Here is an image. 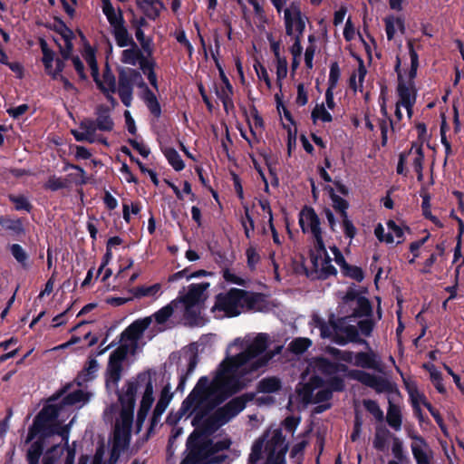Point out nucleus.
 <instances>
[{
	"instance_id": "nucleus-1",
	"label": "nucleus",
	"mask_w": 464,
	"mask_h": 464,
	"mask_svg": "<svg viewBox=\"0 0 464 464\" xmlns=\"http://www.w3.org/2000/svg\"><path fill=\"white\" fill-rule=\"evenodd\" d=\"M268 344L269 335L263 333L249 334L231 342L227 347L226 357L211 372V377H200L183 401L180 415L192 417L191 424L207 433L236 417L246 407L241 397L214 410L243 390L268 364L275 355L274 352L267 351Z\"/></svg>"
},
{
	"instance_id": "nucleus-2",
	"label": "nucleus",
	"mask_w": 464,
	"mask_h": 464,
	"mask_svg": "<svg viewBox=\"0 0 464 464\" xmlns=\"http://www.w3.org/2000/svg\"><path fill=\"white\" fill-rule=\"evenodd\" d=\"M156 382L157 372L155 371H144L139 373L136 378L129 381L119 394L121 411L115 422L111 447L112 458H119L121 453L129 446L137 394L140 395V408L137 413L138 431L141 429L155 401L154 387Z\"/></svg>"
},
{
	"instance_id": "nucleus-3",
	"label": "nucleus",
	"mask_w": 464,
	"mask_h": 464,
	"mask_svg": "<svg viewBox=\"0 0 464 464\" xmlns=\"http://www.w3.org/2000/svg\"><path fill=\"white\" fill-rule=\"evenodd\" d=\"M64 391L61 392L58 397L63 396L59 404L49 403L44 406L36 416L33 429L36 432H46L50 430V433L57 434L62 438V441L65 445L68 444L70 428L74 421V418L65 426H58L57 424L63 420L65 414H69L68 408L75 406L81 408L89 401V395L82 390H75L66 395Z\"/></svg>"
},
{
	"instance_id": "nucleus-4",
	"label": "nucleus",
	"mask_w": 464,
	"mask_h": 464,
	"mask_svg": "<svg viewBox=\"0 0 464 464\" xmlns=\"http://www.w3.org/2000/svg\"><path fill=\"white\" fill-rule=\"evenodd\" d=\"M287 450L288 444L282 430L271 427L254 441L248 464H257L264 455L266 456L265 464H285Z\"/></svg>"
},
{
	"instance_id": "nucleus-5",
	"label": "nucleus",
	"mask_w": 464,
	"mask_h": 464,
	"mask_svg": "<svg viewBox=\"0 0 464 464\" xmlns=\"http://www.w3.org/2000/svg\"><path fill=\"white\" fill-rule=\"evenodd\" d=\"M231 440L225 437L217 441L206 440L198 431H193L188 439V453L182 464H210L221 462L224 450L229 449Z\"/></svg>"
},
{
	"instance_id": "nucleus-6",
	"label": "nucleus",
	"mask_w": 464,
	"mask_h": 464,
	"mask_svg": "<svg viewBox=\"0 0 464 464\" xmlns=\"http://www.w3.org/2000/svg\"><path fill=\"white\" fill-rule=\"evenodd\" d=\"M260 300L259 295L232 288L216 296L212 312L217 318L235 317L246 310H257Z\"/></svg>"
},
{
	"instance_id": "nucleus-7",
	"label": "nucleus",
	"mask_w": 464,
	"mask_h": 464,
	"mask_svg": "<svg viewBox=\"0 0 464 464\" xmlns=\"http://www.w3.org/2000/svg\"><path fill=\"white\" fill-rule=\"evenodd\" d=\"M323 381L314 376L308 382L299 383L296 388L297 399L304 404L326 402L332 398L333 392H342L344 389L343 378L338 376H324Z\"/></svg>"
},
{
	"instance_id": "nucleus-8",
	"label": "nucleus",
	"mask_w": 464,
	"mask_h": 464,
	"mask_svg": "<svg viewBox=\"0 0 464 464\" xmlns=\"http://www.w3.org/2000/svg\"><path fill=\"white\" fill-rule=\"evenodd\" d=\"M409 54L411 59V69L406 74H402L400 71V61L398 60L396 65V72L398 73V101L399 105L406 110L407 116L410 119L412 115V107L416 102V89L414 86V78L417 74L419 67V56L415 52L411 44H409Z\"/></svg>"
},
{
	"instance_id": "nucleus-9",
	"label": "nucleus",
	"mask_w": 464,
	"mask_h": 464,
	"mask_svg": "<svg viewBox=\"0 0 464 464\" xmlns=\"http://www.w3.org/2000/svg\"><path fill=\"white\" fill-rule=\"evenodd\" d=\"M209 283L191 284L184 293H179L174 301H179V310L190 322H195L200 314L203 303L207 299L205 292Z\"/></svg>"
},
{
	"instance_id": "nucleus-10",
	"label": "nucleus",
	"mask_w": 464,
	"mask_h": 464,
	"mask_svg": "<svg viewBox=\"0 0 464 464\" xmlns=\"http://www.w3.org/2000/svg\"><path fill=\"white\" fill-rule=\"evenodd\" d=\"M310 365L315 372L321 373L324 376H336V373L343 372L347 377L357 380L363 384L370 375V373L362 371L349 370L346 365L332 362L325 358H316Z\"/></svg>"
},
{
	"instance_id": "nucleus-11",
	"label": "nucleus",
	"mask_w": 464,
	"mask_h": 464,
	"mask_svg": "<svg viewBox=\"0 0 464 464\" xmlns=\"http://www.w3.org/2000/svg\"><path fill=\"white\" fill-rule=\"evenodd\" d=\"M311 263L313 271L307 274L312 278H327L335 275L336 269L332 264V258L329 256L324 242L314 244V250L311 253Z\"/></svg>"
},
{
	"instance_id": "nucleus-12",
	"label": "nucleus",
	"mask_w": 464,
	"mask_h": 464,
	"mask_svg": "<svg viewBox=\"0 0 464 464\" xmlns=\"http://www.w3.org/2000/svg\"><path fill=\"white\" fill-rule=\"evenodd\" d=\"M134 83H137L139 86H146L140 72L135 70H129L128 72H121L120 74L118 93L122 103L126 107H130L131 105Z\"/></svg>"
},
{
	"instance_id": "nucleus-13",
	"label": "nucleus",
	"mask_w": 464,
	"mask_h": 464,
	"mask_svg": "<svg viewBox=\"0 0 464 464\" xmlns=\"http://www.w3.org/2000/svg\"><path fill=\"white\" fill-rule=\"evenodd\" d=\"M128 353V349L123 345H120L110 355L109 363L106 373V385L108 387H117L121 378L122 362Z\"/></svg>"
},
{
	"instance_id": "nucleus-14",
	"label": "nucleus",
	"mask_w": 464,
	"mask_h": 464,
	"mask_svg": "<svg viewBox=\"0 0 464 464\" xmlns=\"http://www.w3.org/2000/svg\"><path fill=\"white\" fill-rule=\"evenodd\" d=\"M152 323V317L147 316L134 321L121 334V345L129 349H135L139 340L142 337L145 330Z\"/></svg>"
},
{
	"instance_id": "nucleus-15",
	"label": "nucleus",
	"mask_w": 464,
	"mask_h": 464,
	"mask_svg": "<svg viewBox=\"0 0 464 464\" xmlns=\"http://www.w3.org/2000/svg\"><path fill=\"white\" fill-rule=\"evenodd\" d=\"M386 227L387 231L382 224H378L374 228V235L379 241L386 244H401L404 241V234L408 229L405 226L389 220Z\"/></svg>"
},
{
	"instance_id": "nucleus-16",
	"label": "nucleus",
	"mask_w": 464,
	"mask_h": 464,
	"mask_svg": "<svg viewBox=\"0 0 464 464\" xmlns=\"http://www.w3.org/2000/svg\"><path fill=\"white\" fill-rule=\"evenodd\" d=\"M299 225L304 233H310L314 238V244H322L323 235L320 220L312 208H304L299 214Z\"/></svg>"
},
{
	"instance_id": "nucleus-17",
	"label": "nucleus",
	"mask_w": 464,
	"mask_h": 464,
	"mask_svg": "<svg viewBox=\"0 0 464 464\" xmlns=\"http://www.w3.org/2000/svg\"><path fill=\"white\" fill-rule=\"evenodd\" d=\"M284 20L285 32L288 35H293L295 33L301 34L304 32L305 24L302 17L300 5L297 2H292L284 10Z\"/></svg>"
},
{
	"instance_id": "nucleus-18",
	"label": "nucleus",
	"mask_w": 464,
	"mask_h": 464,
	"mask_svg": "<svg viewBox=\"0 0 464 464\" xmlns=\"http://www.w3.org/2000/svg\"><path fill=\"white\" fill-rule=\"evenodd\" d=\"M39 44L43 53L42 63L44 71L53 80H57L64 68V63L62 59L55 57L54 52L49 48L45 40L40 39Z\"/></svg>"
},
{
	"instance_id": "nucleus-19",
	"label": "nucleus",
	"mask_w": 464,
	"mask_h": 464,
	"mask_svg": "<svg viewBox=\"0 0 464 464\" xmlns=\"http://www.w3.org/2000/svg\"><path fill=\"white\" fill-rule=\"evenodd\" d=\"M65 452V460L63 464H73L75 458V449L67 446L55 445L45 452L43 458V464H56L58 459ZM78 464H86L84 458L80 459Z\"/></svg>"
},
{
	"instance_id": "nucleus-20",
	"label": "nucleus",
	"mask_w": 464,
	"mask_h": 464,
	"mask_svg": "<svg viewBox=\"0 0 464 464\" xmlns=\"http://www.w3.org/2000/svg\"><path fill=\"white\" fill-rule=\"evenodd\" d=\"M143 50L140 49L136 43H133L121 52V61L122 63L136 66L146 72L149 65V61L143 54Z\"/></svg>"
},
{
	"instance_id": "nucleus-21",
	"label": "nucleus",
	"mask_w": 464,
	"mask_h": 464,
	"mask_svg": "<svg viewBox=\"0 0 464 464\" xmlns=\"http://www.w3.org/2000/svg\"><path fill=\"white\" fill-rule=\"evenodd\" d=\"M94 120L86 119L88 123H92L95 132H110L114 128V121L111 116L110 109L104 105L97 107Z\"/></svg>"
},
{
	"instance_id": "nucleus-22",
	"label": "nucleus",
	"mask_w": 464,
	"mask_h": 464,
	"mask_svg": "<svg viewBox=\"0 0 464 464\" xmlns=\"http://www.w3.org/2000/svg\"><path fill=\"white\" fill-rule=\"evenodd\" d=\"M411 449L417 464H431L433 451L423 438L413 436Z\"/></svg>"
},
{
	"instance_id": "nucleus-23",
	"label": "nucleus",
	"mask_w": 464,
	"mask_h": 464,
	"mask_svg": "<svg viewBox=\"0 0 464 464\" xmlns=\"http://www.w3.org/2000/svg\"><path fill=\"white\" fill-rule=\"evenodd\" d=\"M330 250L334 255V262L340 266L342 273L357 282H362L364 278L362 269L356 266H351L346 263L343 254L336 246H331Z\"/></svg>"
},
{
	"instance_id": "nucleus-24",
	"label": "nucleus",
	"mask_w": 464,
	"mask_h": 464,
	"mask_svg": "<svg viewBox=\"0 0 464 464\" xmlns=\"http://www.w3.org/2000/svg\"><path fill=\"white\" fill-rule=\"evenodd\" d=\"M72 134L77 141L99 142L108 146L107 140L102 134L93 131L92 123H88L86 120L80 123L79 130H72Z\"/></svg>"
},
{
	"instance_id": "nucleus-25",
	"label": "nucleus",
	"mask_w": 464,
	"mask_h": 464,
	"mask_svg": "<svg viewBox=\"0 0 464 464\" xmlns=\"http://www.w3.org/2000/svg\"><path fill=\"white\" fill-rule=\"evenodd\" d=\"M173 399V392L171 391V385L170 383H166L160 393L159 400L156 403V406L152 412V419L151 422L152 424H155L159 421L161 415L165 412L167 408L169 407L170 401Z\"/></svg>"
},
{
	"instance_id": "nucleus-26",
	"label": "nucleus",
	"mask_w": 464,
	"mask_h": 464,
	"mask_svg": "<svg viewBox=\"0 0 464 464\" xmlns=\"http://www.w3.org/2000/svg\"><path fill=\"white\" fill-rule=\"evenodd\" d=\"M406 156V161H411L414 171L417 173V179L419 181L423 179V151L422 147L419 143H413Z\"/></svg>"
},
{
	"instance_id": "nucleus-27",
	"label": "nucleus",
	"mask_w": 464,
	"mask_h": 464,
	"mask_svg": "<svg viewBox=\"0 0 464 464\" xmlns=\"http://www.w3.org/2000/svg\"><path fill=\"white\" fill-rule=\"evenodd\" d=\"M99 88L105 93L108 101L114 106L116 103L112 94L116 90V81L114 75L109 71L103 72L102 78L100 79L99 75L97 80H94Z\"/></svg>"
},
{
	"instance_id": "nucleus-28",
	"label": "nucleus",
	"mask_w": 464,
	"mask_h": 464,
	"mask_svg": "<svg viewBox=\"0 0 464 464\" xmlns=\"http://www.w3.org/2000/svg\"><path fill=\"white\" fill-rule=\"evenodd\" d=\"M139 9L150 20L158 18L164 9L160 0H136Z\"/></svg>"
},
{
	"instance_id": "nucleus-29",
	"label": "nucleus",
	"mask_w": 464,
	"mask_h": 464,
	"mask_svg": "<svg viewBox=\"0 0 464 464\" xmlns=\"http://www.w3.org/2000/svg\"><path fill=\"white\" fill-rule=\"evenodd\" d=\"M339 334H341V336H338L335 340L339 344L343 345L349 342H356L366 345L368 344L365 340L359 338L358 327L355 325L349 324L340 327Z\"/></svg>"
},
{
	"instance_id": "nucleus-30",
	"label": "nucleus",
	"mask_w": 464,
	"mask_h": 464,
	"mask_svg": "<svg viewBox=\"0 0 464 464\" xmlns=\"http://www.w3.org/2000/svg\"><path fill=\"white\" fill-rule=\"evenodd\" d=\"M354 366L366 369H378L380 367V360L372 352H361L355 353Z\"/></svg>"
},
{
	"instance_id": "nucleus-31",
	"label": "nucleus",
	"mask_w": 464,
	"mask_h": 464,
	"mask_svg": "<svg viewBox=\"0 0 464 464\" xmlns=\"http://www.w3.org/2000/svg\"><path fill=\"white\" fill-rule=\"evenodd\" d=\"M345 301H352L356 304L353 308V317L368 316L372 313L370 302L363 296H357L355 298L353 293H347Z\"/></svg>"
},
{
	"instance_id": "nucleus-32",
	"label": "nucleus",
	"mask_w": 464,
	"mask_h": 464,
	"mask_svg": "<svg viewBox=\"0 0 464 464\" xmlns=\"http://www.w3.org/2000/svg\"><path fill=\"white\" fill-rule=\"evenodd\" d=\"M357 61H358V67H357V69H355L353 72V73L350 77L349 84H350V87L354 92H358V91L362 92V87H363L364 78L367 73V70L365 68L363 60L362 58L357 57Z\"/></svg>"
},
{
	"instance_id": "nucleus-33",
	"label": "nucleus",
	"mask_w": 464,
	"mask_h": 464,
	"mask_svg": "<svg viewBox=\"0 0 464 464\" xmlns=\"http://www.w3.org/2000/svg\"><path fill=\"white\" fill-rule=\"evenodd\" d=\"M161 288V284L156 283L151 285L137 286L131 290V293L135 298L150 297L152 299H157L162 294Z\"/></svg>"
},
{
	"instance_id": "nucleus-34",
	"label": "nucleus",
	"mask_w": 464,
	"mask_h": 464,
	"mask_svg": "<svg viewBox=\"0 0 464 464\" xmlns=\"http://www.w3.org/2000/svg\"><path fill=\"white\" fill-rule=\"evenodd\" d=\"M112 34L114 36L116 44L119 47H128L130 44L135 43L132 36L129 34L124 23L111 27Z\"/></svg>"
},
{
	"instance_id": "nucleus-35",
	"label": "nucleus",
	"mask_w": 464,
	"mask_h": 464,
	"mask_svg": "<svg viewBox=\"0 0 464 464\" xmlns=\"http://www.w3.org/2000/svg\"><path fill=\"white\" fill-rule=\"evenodd\" d=\"M175 311L179 312V301L172 300L169 304L163 306L150 316L152 317V321L154 320L158 324H163L170 318Z\"/></svg>"
},
{
	"instance_id": "nucleus-36",
	"label": "nucleus",
	"mask_w": 464,
	"mask_h": 464,
	"mask_svg": "<svg viewBox=\"0 0 464 464\" xmlns=\"http://www.w3.org/2000/svg\"><path fill=\"white\" fill-rule=\"evenodd\" d=\"M102 12L105 14L111 27L123 23L122 14L120 10H116L111 0H102Z\"/></svg>"
},
{
	"instance_id": "nucleus-37",
	"label": "nucleus",
	"mask_w": 464,
	"mask_h": 464,
	"mask_svg": "<svg viewBox=\"0 0 464 464\" xmlns=\"http://www.w3.org/2000/svg\"><path fill=\"white\" fill-rule=\"evenodd\" d=\"M217 94L220 101L223 103V106L226 111L228 110L229 107L233 106L232 102V94H233V89L232 85L230 84L228 79L223 75V85H221L217 90Z\"/></svg>"
},
{
	"instance_id": "nucleus-38",
	"label": "nucleus",
	"mask_w": 464,
	"mask_h": 464,
	"mask_svg": "<svg viewBox=\"0 0 464 464\" xmlns=\"http://www.w3.org/2000/svg\"><path fill=\"white\" fill-rule=\"evenodd\" d=\"M142 100L146 103L150 113L153 114L156 118H159L161 114L160 105L156 95L147 86H145V90L142 94Z\"/></svg>"
},
{
	"instance_id": "nucleus-39",
	"label": "nucleus",
	"mask_w": 464,
	"mask_h": 464,
	"mask_svg": "<svg viewBox=\"0 0 464 464\" xmlns=\"http://www.w3.org/2000/svg\"><path fill=\"white\" fill-rule=\"evenodd\" d=\"M406 389L415 411H420V406L427 401L425 395L420 392L414 383H407Z\"/></svg>"
},
{
	"instance_id": "nucleus-40",
	"label": "nucleus",
	"mask_w": 464,
	"mask_h": 464,
	"mask_svg": "<svg viewBox=\"0 0 464 464\" xmlns=\"http://www.w3.org/2000/svg\"><path fill=\"white\" fill-rule=\"evenodd\" d=\"M384 23L388 40H392L398 30L404 29L403 20L401 17L390 15L384 19Z\"/></svg>"
},
{
	"instance_id": "nucleus-41",
	"label": "nucleus",
	"mask_w": 464,
	"mask_h": 464,
	"mask_svg": "<svg viewBox=\"0 0 464 464\" xmlns=\"http://www.w3.org/2000/svg\"><path fill=\"white\" fill-rule=\"evenodd\" d=\"M424 368L429 372L430 381L436 390L441 394L446 393V388L443 384L441 372L437 369V367L434 364L427 363L424 364Z\"/></svg>"
},
{
	"instance_id": "nucleus-42",
	"label": "nucleus",
	"mask_w": 464,
	"mask_h": 464,
	"mask_svg": "<svg viewBox=\"0 0 464 464\" xmlns=\"http://www.w3.org/2000/svg\"><path fill=\"white\" fill-rule=\"evenodd\" d=\"M281 389V381L276 377H266L262 379L257 385L259 392L273 393Z\"/></svg>"
},
{
	"instance_id": "nucleus-43",
	"label": "nucleus",
	"mask_w": 464,
	"mask_h": 464,
	"mask_svg": "<svg viewBox=\"0 0 464 464\" xmlns=\"http://www.w3.org/2000/svg\"><path fill=\"white\" fill-rule=\"evenodd\" d=\"M162 152L166 157L168 162L176 171H180L184 169L185 164L175 149L170 147H165L162 149Z\"/></svg>"
},
{
	"instance_id": "nucleus-44",
	"label": "nucleus",
	"mask_w": 464,
	"mask_h": 464,
	"mask_svg": "<svg viewBox=\"0 0 464 464\" xmlns=\"http://www.w3.org/2000/svg\"><path fill=\"white\" fill-rule=\"evenodd\" d=\"M99 369V363L95 359H90L84 367V369L78 375L79 384L89 382L95 377L96 372Z\"/></svg>"
},
{
	"instance_id": "nucleus-45",
	"label": "nucleus",
	"mask_w": 464,
	"mask_h": 464,
	"mask_svg": "<svg viewBox=\"0 0 464 464\" xmlns=\"http://www.w3.org/2000/svg\"><path fill=\"white\" fill-rule=\"evenodd\" d=\"M364 384L374 389L379 393L388 392L391 388V383L387 380L371 373Z\"/></svg>"
},
{
	"instance_id": "nucleus-46",
	"label": "nucleus",
	"mask_w": 464,
	"mask_h": 464,
	"mask_svg": "<svg viewBox=\"0 0 464 464\" xmlns=\"http://www.w3.org/2000/svg\"><path fill=\"white\" fill-rule=\"evenodd\" d=\"M387 422L395 430H400L401 427V415L400 409L390 402L387 411Z\"/></svg>"
},
{
	"instance_id": "nucleus-47",
	"label": "nucleus",
	"mask_w": 464,
	"mask_h": 464,
	"mask_svg": "<svg viewBox=\"0 0 464 464\" xmlns=\"http://www.w3.org/2000/svg\"><path fill=\"white\" fill-rule=\"evenodd\" d=\"M311 116L314 122H316L317 121L330 122L333 120L330 111L326 109L325 104L324 103L316 104L312 111Z\"/></svg>"
},
{
	"instance_id": "nucleus-48",
	"label": "nucleus",
	"mask_w": 464,
	"mask_h": 464,
	"mask_svg": "<svg viewBox=\"0 0 464 464\" xmlns=\"http://www.w3.org/2000/svg\"><path fill=\"white\" fill-rule=\"evenodd\" d=\"M327 352L336 360L343 361L353 365L355 353L351 351L339 350L337 348H328Z\"/></svg>"
},
{
	"instance_id": "nucleus-49",
	"label": "nucleus",
	"mask_w": 464,
	"mask_h": 464,
	"mask_svg": "<svg viewBox=\"0 0 464 464\" xmlns=\"http://www.w3.org/2000/svg\"><path fill=\"white\" fill-rule=\"evenodd\" d=\"M63 40L64 42V45L61 48V54L63 57V59H68L72 50V32L69 30L68 28H65L62 34Z\"/></svg>"
},
{
	"instance_id": "nucleus-50",
	"label": "nucleus",
	"mask_w": 464,
	"mask_h": 464,
	"mask_svg": "<svg viewBox=\"0 0 464 464\" xmlns=\"http://www.w3.org/2000/svg\"><path fill=\"white\" fill-rule=\"evenodd\" d=\"M135 36L140 43L143 52L150 55L152 53V40L145 36V34L141 28L135 29Z\"/></svg>"
},
{
	"instance_id": "nucleus-51",
	"label": "nucleus",
	"mask_w": 464,
	"mask_h": 464,
	"mask_svg": "<svg viewBox=\"0 0 464 464\" xmlns=\"http://www.w3.org/2000/svg\"><path fill=\"white\" fill-rule=\"evenodd\" d=\"M276 83L281 90L282 82L287 75V61L285 57H278L276 60Z\"/></svg>"
},
{
	"instance_id": "nucleus-52",
	"label": "nucleus",
	"mask_w": 464,
	"mask_h": 464,
	"mask_svg": "<svg viewBox=\"0 0 464 464\" xmlns=\"http://www.w3.org/2000/svg\"><path fill=\"white\" fill-rule=\"evenodd\" d=\"M68 187V180L56 176H51L46 181L44 188L52 191H56Z\"/></svg>"
},
{
	"instance_id": "nucleus-53",
	"label": "nucleus",
	"mask_w": 464,
	"mask_h": 464,
	"mask_svg": "<svg viewBox=\"0 0 464 464\" xmlns=\"http://www.w3.org/2000/svg\"><path fill=\"white\" fill-rule=\"evenodd\" d=\"M43 451V446L40 442H34L27 452V460L29 464H38V460Z\"/></svg>"
},
{
	"instance_id": "nucleus-54",
	"label": "nucleus",
	"mask_w": 464,
	"mask_h": 464,
	"mask_svg": "<svg viewBox=\"0 0 464 464\" xmlns=\"http://www.w3.org/2000/svg\"><path fill=\"white\" fill-rule=\"evenodd\" d=\"M254 70L256 73L257 78L263 81L266 87L270 90L272 88V82L269 78L266 68L258 61L254 63Z\"/></svg>"
},
{
	"instance_id": "nucleus-55",
	"label": "nucleus",
	"mask_w": 464,
	"mask_h": 464,
	"mask_svg": "<svg viewBox=\"0 0 464 464\" xmlns=\"http://www.w3.org/2000/svg\"><path fill=\"white\" fill-rule=\"evenodd\" d=\"M84 59L91 70V73H92L93 80H97L99 69H98L95 53H94L93 50H92V49L85 50Z\"/></svg>"
},
{
	"instance_id": "nucleus-56",
	"label": "nucleus",
	"mask_w": 464,
	"mask_h": 464,
	"mask_svg": "<svg viewBox=\"0 0 464 464\" xmlns=\"http://www.w3.org/2000/svg\"><path fill=\"white\" fill-rule=\"evenodd\" d=\"M311 343L307 338H296L290 343L289 348L295 353H302L310 347Z\"/></svg>"
},
{
	"instance_id": "nucleus-57",
	"label": "nucleus",
	"mask_w": 464,
	"mask_h": 464,
	"mask_svg": "<svg viewBox=\"0 0 464 464\" xmlns=\"http://www.w3.org/2000/svg\"><path fill=\"white\" fill-rule=\"evenodd\" d=\"M331 199L334 208L340 212L341 218L348 216L346 212L348 208V202L344 198L333 193L331 195Z\"/></svg>"
},
{
	"instance_id": "nucleus-58",
	"label": "nucleus",
	"mask_w": 464,
	"mask_h": 464,
	"mask_svg": "<svg viewBox=\"0 0 464 464\" xmlns=\"http://www.w3.org/2000/svg\"><path fill=\"white\" fill-rule=\"evenodd\" d=\"M343 37L347 42L353 41L356 35L360 37V39L363 42L360 33L356 30L353 23L351 20V17H348L346 20L344 29H343Z\"/></svg>"
},
{
	"instance_id": "nucleus-59",
	"label": "nucleus",
	"mask_w": 464,
	"mask_h": 464,
	"mask_svg": "<svg viewBox=\"0 0 464 464\" xmlns=\"http://www.w3.org/2000/svg\"><path fill=\"white\" fill-rule=\"evenodd\" d=\"M363 406L377 420H382L383 419V411L375 401L364 400Z\"/></svg>"
},
{
	"instance_id": "nucleus-60",
	"label": "nucleus",
	"mask_w": 464,
	"mask_h": 464,
	"mask_svg": "<svg viewBox=\"0 0 464 464\" xmlns=\"http://www.w3.org/2000/svg\"><path fill=\"white\" fill-rule=\"evenodd\" d=\"M10 250H11L13 256L18 263H20L22 265L25 264V262L28 258V256H27L26 252L24 251V249L19 244H13L10 246Z\"/></svg>"
},
{
	"instance_id": "nucleus-61",
	"label": "nucleus",
	"mask_w": 464,
	"mask_h": 464,
	"mask_svg": "<svg viewBox=\"0 0 464 464\" xmlns=\"http://www.w3.org/2000/svg\"><path fill=\"white\" fill-rule=\"evenodd\" d=\"M9 199L14 204L16 210L30 211L31 205L25 197L10 195Z\"/></svg>"
},
{
	"instance_id": "nucleus-62",
	"label": "nucleus",
	"mask_w": 464,
	"mask_h": 464,
	"mask_svg": "<svg viewBox=\"0 0 464 464\" xmlns=\"http://www.w3.org/2000/svg\"><path fill=\"white\" fill-rule=\"evenodd\" d=\"M246 217L242 220V226L244 227L245 234L247 238L251 237V234L255 229L254 220L249 214V209L246 206L244 207Z\"/></svg>"
},
{
	"instance_id": "nucleus-63",
	"label": "nucleus",
	"mask_w": 464,
	"mask_h": 464,
	"mask_svg": "<svg viewBox=\"0 0 464 464\" xmlns=\"http://www.w3.org/2000/svg\"><path fill=\"white\" fill-rule=\"evenodd\" d=\"M5 228L12 230L14 232V234L16 236L24 234V225L20 218L8 219Z\"/></svg>"
},
{
	"instance_id": "nucleus-64",
	"label": "nucleus",
	"mask_w": 464,
	"mask_h": 464,
	"mask_svg": "<svg viewBox=\"0 0 464 464\" xmlns=\"http://www.w3.org/2000/svg\"><path fill=\"white\" fill-rule=\"evenodd\" d=\"M222 276L224 280L228 284H234L238 285H244V280L228 268L223 269Z\"/></svg>"
}]
</instances>
